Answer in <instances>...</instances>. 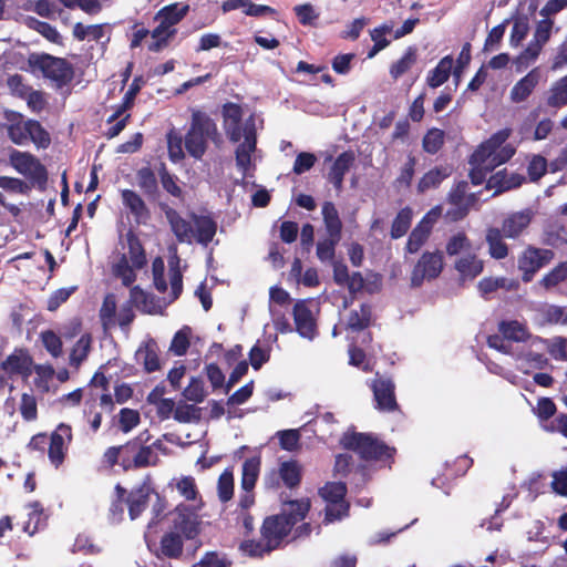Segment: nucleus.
Here are the masks:
<instances>
[{
    "mask_svg": "<svg viewBox=\"0 0 567 567\" xmlns=\"http://www.w3.org/2000/svg\"><path fill=\"white\" fill-rule=\"evenodd\" d=\"M224 130L228 138L239 143L236 148V165L246 174L252 163L251 155L256 151V120L252 115L243 121L241 107L234 103L224 105L223 109Z\"/></svg>",
    "mask_w": 567,
    "mask_h": 567,
    "instance_id": "1",
    "label": "nucleus"
},
{
    "mask_svg": "<svg viewBox=\"0 0 567 567\" xmlns=\"http://www.w3.org/2000/svg\"><path fill=\"white\" fill-rule=\"evenodd\" d=\"M509 135L508 128L501 130L483 142L472 154L470 176L474 185L482 184L489 172L506 163L515 154V148L505 143Z\"/></svg>",
    "mask_w": 567,
    "mask_h": 567,
    "instance_id": "2",
    "label": "nucleus"
},
{
    "mask_svg": "<svg viewBox=\"0 0 567 567\" xmlns=\"http://www.w3.org/2000/svg\"><path fill=\"white\" fill-rule=\"evenodd\" d=\"M208 142L215 144L221 142L217 125L207 114L194 111L190 126L184 138L185 148L192 157L200 159L207 150Z\"/></svg>",
    "mask_w": 567,
    "mask_h": 567,
    "instance_id": "3",
    "label": "nucleus"
},
{
    "mask_svg": "<svg viewBox=\"0 0 567 567\" xmlns=\"http://www.w3.org/2000/svg\"><path fill=\"white\" fill-rule=\"evenodd\" d=\"M28 61L33 72H40L43 76L59 84H64L72 79L73 69L64 59L33 53Z\"/></svg>",
    "mask_w": 567,
    "mask_h": 567,
    "instance_id": "4",
    "label": "nucleus"
},
{
    "mask_svg": "<svg viewBox=\"0 0 567 567\" xmlns=\"http://www.w3.org/2000/svg\"><path fill=\"white\" fill-rule=\"evenodd\" d=\"M341 444L365 460H381L392 455L391 449L370 434L348 432L342 436Z\"/></svg>",
    "mask_w": 567,
    "mask_h": 567,
    "instance_id": "5",
    "label": "nucleus"
},
{
    "mask_svg": "<svg viewBox=\"0 0 567 567\" xmlns=\"http://www.w3.org/2000/svg\"><path fill=\"white\" fill-rule=\"evenodd\" d=\"M554 259V252L549 249L528 246L517 259L518 270L522 271V280L529 282L536 272Z\"/></svg>",
    "mask_w": 567,
    "mask_h": 567,
    "instance_id": "6",
    "label": "nucleus"
},
{
    "mask_svg": "<svg viewBox=\"0 0 567 567\" xmlns=\"http://www.w3.org/2000/svg\"><path fill=\"white\" fill-rule=\"evenodd\" d=\"M347 488L340 482L327 483L320 495L327 502L326 520L331 523L348 515L349 505L344 502Z\"/></svg>",
    "mask_w": 567,
    "mask_h": 567,
    "instance_id": "7",
    "label": "nucleus"
},
{
    "mask_svg": "<svg viewBox=\"0 0 567 567\" xmlns=\"http://www.w3.org/2000/svg\"><path fill=\"white\" fill-rule=\"evenodd\" d=\"M443 254L436 251H425L415 264L411 274V285L421 286L425 280H433L440 276L443 270Z\"/></svg>",
    "mask_w": 567,
    "mask_h": 567,
    "instance_id": "8",
    "label": "nucleus"
},
{
    "mask_svg": "<svg viewBox=\"0 0 567 567\" xmlns=\"http://www.w3.org/2000/svg\"><path fill=\"white\" fill-rule=\"evenodd\" d=\"M317 305L311 299L298 300L293 306V320L297 332L306 339L312 340L317 334L316 313Z\"/></svg>",
    "mask_w": 567,
    "mask_h": 567,
    "instance_id": "9",
    "label": "nucleus"
},
{
    "mask_svg": "<svg viewBox=\"0 0 567 567\" xmlns=\"http://www.w3.org/2000/svg\"><path fill=\"white\" fill-rule=\"evenodd\" d=\"M467 186L466 182H458L449 194L451 207L446 210V217L453 221L464 218L476 200L474 194H467Z\"/></svg>",
    "mask_w": 567,
    "mask_h": 567,
    "instance_id": "10",
    "label": "nucleus"
},
{
    "mask_svg": "<svg viewBox=\"0 0 567 567\" xmlns=\"http://www.w3.org/2000/svg\"><path fill=\"white\" fill-rule=\"evenodd\" d=\"M152 501H155L154 512L158 515L163 511L158 494L154 493L146 484L132 491L127 499L131 519H136Z\"/></svg>",
    "mask_w": 567,
    "mask_h": 567,
    "instance_id": "11",
    "label": "nucleus"
},
{
    "mask_svg": "<svg viewBox=\"0 0 567 567\" xmlns=\"http://www.w3.org/2000/svg\"><path fill=\"white\" fill-rule=\"evenodd\" d=\"M194 506L190 508L186 505H178L174 512V527L181 532L186 538L192 539L197 536L200 529L202 520L196 513Z\"/></svg>",
    "mask_w": 567,
    "mask_h": 567,
    "instance_id": "12",
    "label": "nucleus"
},
{
    "mask_svg": "<svg viewBox=\"0 0 567 567\" xmlns=\"http://www.w3.org/2000/svg\"><path fill=\"white\" fill-rule=\"evenodd\" d=\"M10 164L21 175L33 181L45 178V169L41 163L31 154L13 151L10 154Z\"/></svg>",
    "mask_w": 567,
    "mask_h": 567,
    "instance_id": "13",
    "label": "nucleus"
},
{
    "mask_svg": "<svg viewBox=\"0 0 567 567\" xmlns=\"http://www.w3.org/2000/svg\"><path fill=\"white\" fill-rule=\"evenodd\" d=\"M291 528L287 517L280 515L268 517L262 525V539L268 543V548L276 549Z\"/></svg>",
    "mask_w": 567,
    "mask_h": 567,
    "instance_id": "14",
    "label": "nucleus"
},
{
    "mask_svg": "<svg viewBox=\"0 0 567 567\" xmlns=\"http://www.w3.org/2000/svg\"><path fill=\"white\" fill-rule=\"evenodd\" d=\"M72 441L71 427L61 423L51 434L49 446V458L51 463L58 467L64 461L68 446Z\"/></svg>",
    "mask_w": 567,
    "mask_h": 567,
    "instance_id": "15",
    "label": "nucleus"
},
{
    "mask_svg": "<svg viewBox=\"0 0 567 567\" xmlns=\"http://www.w3.org/2000/svg\"><path fill=\"white\" fill-rule=\"evenodd\" d=\"M454 269L460 282H471L483 272L484 260L478 257L476 251H472L455 258Z\"/></svg>",
    "mask_w": 567,
    "mask_h": 567,
    "instance_id": "16",
    "label": "nucleus"
},
{
    "mask_svg": "<svg viewBox=\"0 0 567 567\" xmlns=\"http://www.w3.org/2000/svg\"><path fill=\"white\" fill-rule=\"evenodd\" d=\"M533 218L530 208L511 213L504 218L501 230L506 238L516 239L528 228Z\"/></svg>",
    "mask_w": 567,
    "mask_h": 567,
    "instance_id": "17",
    "label": "nucleus"
},
{
    "mask_svg": "<svg viewBox=\"0 0 567 567\" xmlns=\"http://www.w3.org/2000/svg\"><path fill=\"white\" fill-rule=\"evenodd\" d=\"M442 209L439 206L431 209L413 229L406 244V249L409 252H416L422 247L430 235L432 225L439 218Z\"/></svg>",
    "mask_w": 567,
    "mask_h": 567,
    "instance_id": "18",
    "label": "nucleus"
},
{
    "mask_svg": "<svg viewBox=\"0 0 567 567\" xmlns=\"http://www.w3.org/2000/svg\"><path fill=\"white\" fill-rule=\"evenodd\" d=\"M377 408L382 411H393L396 408L394 384L388 379H378L372 384Z\"/></svg>",
    "mask_w": 567,
    "mask_h": 567,
    "instance_id": "19",
    "label": "nucleus"
},
{
    "mask_svg": "<svg viewBox=\"0 0 567 567\" xmlns=\"http://www.w3.org/2000/svg\"><path fill=\"white\" fill-rule=\"evenodd\" d=\"M535 312V320L539 326L567 324L566 307L551 303H542L536 308Z\"/></svg>",
    "mask_w": 567,
    "mask_h": 567,
    "instance_id": "20",
    "label": "nucleus"
},
{
    "mask_svg": "<svg viewBox=\"0 0 567 567\" xmlns=\"http://www.w3.org/2000/svg\"><path fill=\"white\" fill-rule=\"evenodd\" d=\"M165 216L169 223L172 231L179 243L190 244L194 240L195 234L193 221L190 223L186 220L173 208H166Z\"/></svg>",
    "mask_w": 567,
    "mask_h": 567,
    "instance_id": "21",
    "label": "nucleus"
},
{
    "mask_svg": "<svg viewBox=\"0 0 567 567\" xmlns=\"http://www.w3.org/2000/svg\"><path fill=\"white\" fill-rule=\"evenodd\" d=\"M72 34L78 41H101L103 47L110 41V28L107 24L85 25L78 22L73 27Z\"/></svg>",
    "mask_w": 567,
    "mask_h": 567,
    "instance_id": "22",
    "label": "nucleus"
},
{
    "mask_svg": "<svg viewBox=\"0 0 567 567\" xmlns=\"http://www.w3.org/2000/svg\"><path fill=\"white\" fill-rule=\"evenodd\" d=\"M498 331L505 340L518 343L527 341L533 342V338L536 337L530 333L526 323L518 320L501 321Z\"/></svg>",
    "mask_w": 567,
    "mask_h": 567,
    "instance_id": "23",
    "label": "nucleus"
},
{
    "mask_svg": "<svg viewBox=\"0 0 567 567\" xmlns=\"http://www.w3.org/2000/svg\"><path fill=\"white\" fill-rule=\"evenodd\" d=\"M1 364L11 375L28 378L32 371V359L23 350H16Z\"/></svg>",
    "mask_w": 567,
    "mask_h": 567,
    "instance_id": "24",
    "label": "nucleus"
},
{
    "mask_svg": "<svg viewBox=\"0 0 567 567\" xmlns=\"http://www.w3.org/2000/svg\"><path fill=\"white\" fill-rule=\"evenodd\" d=\"M540 80V72L537 68L529 71L511 90V100L515 103L525 101L537 86Z\"/></svg>",
    "mask_w": 567,
    "mask_h": 567,
    "instance_id": "25",
    "label": "nucleus"
},
{
    "mask_svg": "<svg viewBox=\"0 0 567 567\" xmlns=\"http://www.w3.org/2000/svg\"><path fill=\"white\" fill-rule=\"evenodd\" d=\"M354 163V154L351 152H343L333 162L330 172L328 173V181L336 187L337 190L342 189L343 177L349 172Z\"/></svg>",
    "mask_w": 567,
    "mask_h": 567,
    "instance_id": "26",
    "label": "nucleus"
},
{
    "mask_svg": "<svg viewBox=\"0 0 567 567\" xmlns=\"http://www.w3.org/2000/svg\"><path fill=\"white\" fill-rule=\"evenodd\" d=\"M539 349L540 348L532 347L530 343L528 349L522 350L514 355L515 360L519 363V369L525 373L528 372V369L542 370L548 365V358L545 354L538 352L537 350Z\"/></svg>",
    "mask_w": 567,
    "mask_h": 567,
    "instance_id": "27",
    "label": "nucleus"
},
{
    "mask_svg": "<svg viewBox=\"0 0 567 567\" xmlns=\"http://www.w3.org/2000/svg\"><path fill=\"white\" fill-rule=\"evenodd\" d=\"M241 9L248 17H261L272 14L275 10L271 7L264 4H255L250 0H226L221 4L224 13Z\"/></svg>",
    "mask_w": 567,
    "mask_h": 567,
    "instance_id": "28",
    "label": "nucleus"
},
{
    "mask_svg": "<svg viewBox=\"0 0 567 567\" xmlns=\"http://www.w3.org/2000/svg\"><path fill=\"white\" fill-rule=\"evenodd\" d=\"M504 234L499 228L489 227L486 230L485 241L488 247V255L493 259H505L509 254L508 245L504 240Z\"/></svg>",
    "mask_w": 567,
    "mask_h": 567,
    "instance_id": "29",
    "label": "nucleus"
},
{
    "mask_svg": "<svg viewBox=\"0 0 567 567\" xmlns=\"http://www.w3.org/2000/svg\"><path fill=\"white\" fill-rule=\"evenodd\" d=\"M523 179L524 177L518 174L508 173L507 169H502L488 178L487 188L494 189V195H496L519 186Z\"/></svg>",
    "mask_w": 567,
    "mask_h": 567,
    "instance_id": "30",
    "label": "nucleus"
},
{
    "mask_svg": "<svg viewBox=\"0 0 567 567\" xmlns=\"http://www.w3.org/2000/svg\"><path fill=\"white\" fill-rule=\"evenodd\" d=\"M137 362L144 365L147 372H154L159 369L158 347L154 340L144 342L136 351Z\"/></svg>",
    "mask_w": 567,
    "mask_h": 567,
    "instance_id": "31",
    "label": "nucleus"
},
{
    "mask_svg": "<svg viewBox=\"0 0 567 567\" xmlns=\"http://www.w3.org/2000/svg\"><path fill=\"white\" fill-rule=\"evenodd\" d=\"M189 10L188 4L173 3L162 8L155 16L157 22L163 23L169 29H175V25L184 19Z\"/></svg>",
    "mask_w": 567,
    "mask_h": 567,
    "instance_id": "32",
    "label": "nucleus"
},
{
    "mask_svg": "<svg viewBox=\"0 0 567 567\" xmlns=\"http://www.w3.org/2000/svg\"><path fill=\"white\" fill-rule=\"evenodd\" d=\"M121 197L123 205L131 212L137 223H143L148 218V209L137 193L123 189Z\"/></svg>",
    "mask_w": 567,
    "mask_h": 567,
    "instance_id": "33",
    "label": "nucleus"
},
{
    "mask_svg": "<svg viewBox=\"0 0 567 567\" xmlns=\"http://www.w3.org/2000/svg\"><path fill=\"white\" fill-rule=\"evenodd\" d=\"M194 239L202 244H209L217 229L216 223L207 216H193Z\"/></svg>",
    "mask_w": 567,
    "mask_h": 567,
    "instance_id": "34",
    "label": "nucleus"
},
{
    "mask_svg": "<svg viewBox=\"0 0 567 567\" xmlns=\"http://www.w3.org/2000/svg\"><path fill=\"white\" fill-rule=\"evenodd\" d=\"M533 346L536 348H546L548 353L560 361L567 360V339L563 337H554L544 339L542 337L533 338Z\"/></svg>",
    "mask_w": 567,
    "mask_h": 567,
    "instance_id": "35",
    "label": "nucleus"
},
{
    "mask_svg": "<svg viewBox=\"0 0 567 567\" xmlns=\"http://www.w3.org/2000/svg\"><path fill=\"white\" fill-rule=\"evenodd\" d=\"M567 281V261L558 262L538 281V286L546 291H554Z\"/></svg>",
    "mask_w": 567,
    "mask_h": 567,
    "instance_id": "36",
    "label": "nucleus"
},
{
    "mask_svg": "<svg viewBox=\"0 0 567 567\" xmlns=\"http://www.w3.org/2000/svg\"><path fill=\"white\" fill-rule=\"evenodd\" d=\"M131 301L137 309L150 315L159 313L163 309L159 302L138 287L131 289Z\"/></svg>",
    "mask_w": 567,
    "mask_h": 567,
    "instance_id": "37",
    "label": "nucleus"
},
{
    "mask_svg": "<svg viewBox=\"0 0 567 567\" xmlns=\"http://www.w3.org/2000/svg\"><path fill=\"white\" fill-rule=\"evenodd\" d=\"M453 68V58L446 55L437 63V65L429 73L426 82L429 86L435 89L444 84L451 74Z\"/></svg>",
    "mask_w": 567,
    "mask_h": 567,
    "instance_id": "38",
    "label": "nucleus"
},
{
    "mask_svg": "<svg viewBox=\"0 0 567 567\" xmlns=\"http://www.w3.org/2000/svg\"><path fill=\"white\" fill-rule=\"evenodd\" d=\"M445 250L450 257L455 258L474 251L471 239L463 231L455 233L447 239Z\"/></svg>",
    "mask_w": 567,
    "mask_h": 567,
    "instance_id": "39",
    "label": "nucleus"
},
{
    "mask_svg": "<svg viewBox=\"0 0 567 567\" xmlns=\"http://www.w3.org/2000/svg\"><path fill=\"white\" fill-rule=\"evenodd\" d=\"M172 256L169 258V285L171 293L168 302L177 299L183 289L182 272L179 270V258L176 255V248H171Z\"/></svg>",
    "mask_w": 567,
    "mask_h": 567,
    "instance_id": "40",
    "label": "nucleus"
},
{
    "mask_svg": "<svg viewBox=\"0 0 567 567\" xmlns=\"http://www.w3.org/2000/svg\"><path fill=\"white\" fill-rule=\"evenodd\" d=\"M322 216L328 236L334 237V239H340L342 223L339 218L338 210L332 203L326 202L323 204Z\"/></svg>",
    "mask_w": 567,
    "mask_h": 567,
    "instance_id": "41",
    "label": "nucleus"
},
{
    "mask_svg": "<svg viewBox=\"0 0 567 567\" xmlns=\"http://www.w3.org/2000/svg\"><path fill=\"white\" fill-rule=\"evenodd\" d=\"M260 471V457L254 456L247 458L243 464L241 489L252 491Z\"/></svg>",
    "mask_w": 567,
    "mask_h": 567,
    "instance_id": "42",
    "label": "nucleus"
},
{
    "mask_svg": "<svg viewBox=\"0 0 567 567\" xmlns=\"http://www.w3.org/2000/svg\"><path fill=\"white\" fill-rule=\"evenodd\" d=\"M310 508L308 499L291 501L284 504L280 516L287 517L288 522L293 526L302 520Z\"/></svg>",
    "mask_w": 567,
    "mask_h": 567,
    "instance_id": "43",
    "label": "nucleus"
},
{
    "mask_svg": "<svg viewBox=\"0 0 567 567\" xmlns=\"http://www.w3.org/2000/svg\"><path fill=\"white\" fill-rule=\"evenodd\" d=\"M547 105L555 109L567 105V74L550 86L547 96Z\"/></svg>",
    "mask_w": 567,
    "mask_h": 567,
    "instance_id": "44",
    "label": "nucleus"
},
{
    "mask_svg": "<svg viewBox=\"0 0 567 567\" xmlns=\"http://www.w3.org/2000/svg\"><path fill=\"white\" fill-rule=\"evenodd\" d=\"M162 441L157 440L152 445L143 446L134 455L133 462L135 467H144L155 465L158 461L156 450H163Z\"/></svg>",
    "mask_w": 567,
    "mask_h": 567,
    "instance_id": "45",
    "label": "nucleus"
},
{
    "mask_svg": "<svg viewBox=\"0 0 567 567\" xmlns=\"http://www.w3.org/2000/svg\"><path fill=\"white\" fill-rule=\"evenodd\" d=\"M175 33L176 29H169L158 22V25L151 32L152 41L148 44V50L153 52L161 51L168 44L169 39H172Z\"/></svg>",
    "mask_w": 567,
    "mask_h": 567,
    "instance_id": "46",
    "label": "nucleus"
},
{
    "mask_svg": "<svg viewBox=\"0 0 567 567\" xmlns=\"http://www.w3.org/2000/svg\"><path fill=\"white\" fill-rule=\"evenodd\" d=\"M92 337L89 333L81 336L70 353V365L78 368L91 350Z\"/></svg>",
    "mask_w": 567,
    "mask_h": 567,
    "instance_id": "47",
    "label": "nucleus"
},
{
    "mask_svg": "<svg viewBox=\"0 0 567 567\" xmlns=\"http://www.w3.org/2000/svg\"><path fill=\"white\" fill-rule=\"evenodd\" d=\"M371 320V309L369 306L362 305L359 310H352L347 321V329L359 331L367 328Z\"/></svg>",
    "mask_w": 567,
    "mask_h": 567,
    "instance_id": "48",
    "label": "nucleus"
},
{
    "mask_svg": "<svg viewBox=\"0 0 567 567\" xmlns=\"http://www.w3.org/2000/svg\"><path fill=\"white\" fill-rule=\"evenodd\" d=\"M19 412L25 422H33L38 419V400L33 393L21 394Z\"/></svg>",
    "mask_w": 567,
    "mask_h": 567,
    "instance_id": "49",
    "label": "nucleus"
},
{
    "mask_svg": "<svg viewBox=\"0 0 567 567\" xmlns=\"http://www.w3.org/2000/svg\"><path fill=\"white\" fill-rule=\"evenodd\" d=\"M176 488L181 496H183L187 501H193L196 504L194 505L195 508L202 507V501L198 499V491L195 483V480L190 476L182 477L176 483Z\"/></svg>",
    "mask_w": 567,
    "mask_h": 567,
    "instance_id": "50",
    "label": "nucleus"
},
{
    "mask_svg": "<svg viewBox=\"0 0 567 567\" xmlns=\"http://www.w3.org/2000/svg\"><path fill=\"white\" fill-rule=\"evenodd\" d=\"M280 477L288 487H295L299 484L301 477V467L295 461L284 462L280 466Z\"/></svg>",
    "mask_w": 567,
    "mask_h": 567,
    "instance_id": "51",
    "label": "nucleus"
},
{
    "mask_svg": "<svg viewBox=\"0 0 567 567\" xmlns=\"http://www.w3.org/2000/svg\"><path fill=\"white\" fill-rule=\"evenodd\" d=\"M543 47L535 42H530L528 47L514 60L517 71L527 69L533 64L539 56Z\"/></svg>",
    "mask_w": 567,
    "mask_h": 567,
    "instance_id": "52",
    "label": "nucleus"
},
{
    "mask_svg": "<svg viewBox=\"0 0 567 567\" xmlns=\"http://www.w3.org/2000/svg\"><path fill=\"white\" fill-rule=\"evenodd\" d=\"M190 334L192 330L189 327H184L178 330L171 342L169 351L178 357L184 355L189 348Z\"/></svg>",
    "mask_w": 567,
    "mask_h": 567,
    "instance_id": "53",
    "label": "nucleus"
},
{
    "mask_svg": "<svg viewBox=\"0 0 567 567\" xmlns=\"http://www.w3.org/2000/svg\"><path fill=\"white\" fill-rule=\"evenodd\" d=\"M127 243H128V261L135 267L136 269L142 268L146 262V257L144 249L142 248V245L140 244L138 239L134 237L133 235L127 236Z\"/></svg>",
    "mask_w": 567,
    "mask_h": 567,
    "instance_id": "54",
    "label": "nucleus"
},
{
    "mask_svg": "<svg viewBox=\"0 0 567 567\" xmlns=\"http://www.w3.org/2000/svg\"><path fill=\"white\" fill-rule=\"evenodd\" d=\"M140 188L147 195H155L157 192V179L150 167L138 169L136 174Z\"/></svg>",
    "mask_w": 567,
    "mask_h": 567,
    "instance_id": "55",
    "label": "nucleus"
},
{
    "mask_svg": "<svg viewBox=\"0 0 567 567\" xmlns=\"http://www.w3.org/2000/svg\"><path fill=\"white\" fill-rule=\"evenodd\" d=\"M411 220H412V210L408 207L401 209L392 224V228H391L392 238H400L403 235H405L408 229L410 228Z\"/></svg>",
    "mask_w": 567,
    "mask_h": 567,
    "instance_id": "56",
    "label": "nucleus"
},
{
    "mask_svg": "<svg viewBox=\"0 0 567 567\" xmlns=\"http://www.w3.org/2000/svg\"><path fill=\"white\" fill-rule=\"evenodd\" d=\"M173 416L181 423L197 422L200 419V410L193 404L181 402L175 406Z\"/></svg>",
    "mask_w": 567,
    "mask_h": 567,
    "instance_id": "57",
    "label": "nucleus"
},
{
    "mask_svg": "<svg viewBox=\"0 0 567 567\" xmlns=\"http://www.w3.org/2000/svg\"><path fill=\"white\" fill-rule=\"evenodd\" d=\"M183 543L181 536L175 533H168L163 536L161 550L167 557H177L181 555Z\"/></svg>",
    "mask_w": 567,
    "mask_h": 567,
    "instance_id": "58",
    "label": "nucleus"
},
{
    "mask_svg": "<svg viewBox=\"0 0 567 567\" xmlns=\"http://www.w3.org/2000/svg\"><path fill=\"white\" fill-rule=\"evenodd\" d=\"M33 142L38 147L45 148L50 144L48 132L39 122L29 120L28 143Z\"/></svg>",
    "mask_w": 567,
    "mask_h": 567,
    "instance_id": "59",
    "label": "nucleus"
},
{
    "mask_svg": "<svg viewBox=\"0 0 567 567\" xmlns=\"http://www.w3.org/2000/svg\"><path fill=\"white\" fill-rule=\"evenodd\" d=\"M218 497L221 502H228L231 499L234 494V475L229 470H225L219 478L217 484Z\"/></svg>",
    "mask_w": 567,
    "mask_h": 567,
    "instance_id": "60",
    "label": "nucleus"
},
{
    "mask_svg": "<svg viewBox=\"0 0 567 567\" xmlns=\"http://www.w3.org/2000/svg\"><path fill=\"white\" fill-rule=\"evenodd\" d=\"M134 269L136 268L130 265L125 255L113 267L114 275L121 278L125 286H130L135 280Z\"/></svg>",
    "mask_w": 567,
    "mask_h": 567,
    "instance_id": "61",
    "label": "nucleus"
},
{
    "mask_svg": "<svg viewBox=\"0 0 567 567\" xmlns=\"http://www.w3.org/2000/svg\"><path fill=\"white\" fill-rule=\"evenodd\" d=\"M415 50L410 48L403 56L392 64L390 73L394 79L403 75L415 63Z\"/></svg>",
    "mask_w": 567,
    "mask_h": 567,
    "instance_id": "62",
    "label": "nucleus"
},
{
    "mask_svg": "<svg viewBox=\"0 0 567 567\" xmlns=\"http://www.w3.org/2000/svg\"><path fill=\"white\" fill-rule=\"evenodd\" d=\"M183 395L186 400L199 403L206 396V391L202 380L192 378L188 385L183 391Z\"/></svg>",
    "mask_w": 567,
    "mask_h": 567,
    "instance_id": "63",
    "label": "nucleus"
},
{
    "mask_svg": "<svg viewBox=\"0 0 567 567\" xmlns=\"http://www.w3.org/2000/svg\"><path fill=\"white\" fill-rule=\"evenodd\" d=\"M553 27L554 21L551 19L544 18L538 21L535 28L533 42L544 48L551 37Z\"/></svg>",
    "mask_w": 567,
    "mask_h": 567,
    "instance_id": "64",
    "label": "nucleus"
}]
</instances>
